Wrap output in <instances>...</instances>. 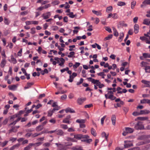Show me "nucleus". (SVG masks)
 I'll return each instance as SVG.
<instances>
[{"label": "nucleus", "mask_w": 150, "mask_h": 150, "mask_svg": "<svg viewBox=\"0 0 150 150\" xmlns=\"http://www.w3.org/2000/svg\"><path fill=\"white\" fill-rule=\"evenodd\" d=\"M8 142V141H6L3 142H1V146L2 147L4 146L7 144Z\"/></svg>", "instance_id": "obj_45"}, {"label": "nucleus", "mask_w": 150, "mask_h": 150, "mask_svg": "<svg viewBox=\"0 0 150 150\" xmlns=\"http://www.w3.org/2000/svg\"><path fill=\"white\" fill-rule=\"evenodd\" d=\"M139 26L138 24H135L134 26V31L135 34H137L139 32Z\"/></svg>", "instance_id": "obj_13"}, {"label": "nucleus", "mask_w": 150, "mask_h": 150, "mask_svg": "<svg viewBox=\"0 0 150 150\" xmlns=\"http://www.w3.org/2000/svg\"><path fill=\"white\" fill-rule=\"evenodd\" d=\"M67 131L69 132H74L75 131L74 128L73 127H70L68 129Z\"/></svg>", "instance_id": "obj_43"}, {"label": "nucleus", "mask_w": 150, "mask_h": 150, "mask_svg": "<svg viewBox=\"0 0 150 150\" xmlns=\"http://www.w3.org/2000/svg\"><path fill=\"white\" fill-rule=\"evenodd\" d=\"M120 24L122 26L126 27L127 26V24L125 23L124 22V21L120 22Z\"/></svg>", "instance_id": "obj_59"}, {"label": "nucleus", "mask_w": 150, "mask_h": 150, "mask_svg": "<svg viewBox=\"0 0 150 150\" xmlns=\"http://www.w3.org/2000/svg\"><path fill=\"white\" fill-rule=\"evenodd\" d=\"M112 10V6H109L107 7V10L108 11H111Z\"/></svg>", "instance_id": "obj_62"}, {"label": "nucleus", "mask_w": 150, "mask_h": 150, "mask_svg": "<svg viewBox=\"0 0 150 150\" xmlns=\"http://www.w3.org/2000/svg\"><path fill=\"white\" fill-rule=\"evenodd\" d=\"M141 64H142V67H146V64H147V63L146 62L143 61L141 62Z\"/></svg>", "instance_id": "obj_48"}, {"label": "nucleus", "mask_w": 150, "mask_h": 150, "mask_svg": "<svg viewBox=\"0 0 150 150\" xmlns=\"http://www.w3.org/2000/svg\"><path fill=\"white\" fill-rule=\"evenodd\" d=\"M143 56L144 58H150V54L147 53H144L143 54Z\"/></svg>", "instance_id": "obj_33"}, {"label": "nucleus", "mask_w": 150, "mask_h": 150, "mask_svg": "<svg viewBox=\"0 0 150 150\" xmlns=\"http://www.w3.org/2000/svg\"><path fill=\"white\" fill-rule=\"evenodd\" d=\"M1 54L2 56V58L3 59L6 58V56L5 54V52L4 51L1 52Z\"/></svg>", "instance_id": "obj_63"}, {"label": "nucleus", "mask_w": 150, "mask_h": 150, "mask_svg": "<svg viewBox=\"0 0 150 150\" xmlns=\"http://www.w3.org/2000/svg\"><path fill=\"white\" fill-rule=\"evenodd\" d=\"M106 117V116L105 115L101 119V124L102 125H103V124L104 123V120L105 119V118Z\"/></svg>", "instance_id": "obj_49"}, {"label": "nucleus", "mask_w": 150, "mask_h": 150, "mask_svg": "<svg viewBox=\"0 0 150 150\" xmlns=\"http://www.w3.org/2000/svg\"><path fill=\"white\" fill-rule=\"evenodd\" d=\"M128 150H139V148L138 147H134L129 149Z\"/></svg>", "instance_id": "obj_54"}, {"label": "nucleus", "mask_w": 150, "mask_h": 150, "mask_svg": "<svg viewBox=\"0 0 150 150\" xmlns=\"http://www.w3.org/2000/svg\"><path fill=\"white\" fill-rule=\"evenodd\" d=\"M21 117H19L16 120H15V121H13V122L11 123L9 125V126L11 125H15L16 123L19 121L21 119Z\"/></svg>", "instance_id": "obj_25"}, {"label": "nucleus", "mask_w": 150, "mask_h": 150, "mask_svg": "<svg viewBox=\"0 0 150 150\" xmlns=\"http://www.w3.org/2000/svg\"><path fill=\"white\" fill-rule=\"evenodd\" d=\"M8 119L7 118H6L5 120L3 122L2 124L4 125H6L7 124L8 122Z\"/></svg>", "instance_id": "obj_46"}, {"label": "nucleus", "mask_w": 150, "mask_h": 150, "mask_svg": "<svg viewBox=\"0 0 150 150\" xmlns=\"http://www.w3.org/2000/svg\"><path fill=\"white\" fill-rule=\"evenodd\" d=\"M57 134L60 136H63L64 134V132L62 129L57 130Z\"/></svg>", "instance_id": "obj_9"}, {"label": "nucleus", "mask_w": 150, "mask_h": 150, "mask_svg": "<svg viewBox=\"0 0 150 150\" xmlns=\"http://www.w3.org/2000/svg\"><path fill=\"white\" fill-rule=\"evenodd\" d=\"M75 54V52H71L69 53V54L68 55V57L69 58L72 57Z\"/></svg>", "instance_id": "obj_39"}, {"label": "nucleus", "mask_w": 150, "mask_h": 150, "mask_svg": "<svg viewBox=\"0 0 150 150\" xmlns=\"http://www.w3.org/2000/svg\"><path fill=\"white\" fill-rule=\"evenodd\" d=\"M35 145V144L33 143H30L26 147H25L23 150H30L32 146H33Z\"/></svg>", "instance_id": "obj_10"}, {"label": "nucleus", "mask_w": 150, "mask_h": 150, "mask_svg": "<svg viewBox=\"0 0 150 150\" xmlns=\"http://www.w3.org/2000/svg\"><path fill=\"white\" fill-rule=\"evenodd\" d=\"M123 110L125 113L126 114L129 110V108L127 107H124L123 108Z\"/></svg>", "instance_id": "obj_51"}, {"label": "nucleus", "mask_w": 150, "mask_h": 150, "mask_svg": "<svg viewBox=\"0 0 150 150\" xmlns=\"http://www.w3.org/2000/svg\"><path fill=\"white\" fill-rule=\"evenodd\" d=\"M43 129V127L42 125H40L37 126L36 128V130L37 132L41 131Z\"/></svg>", "instance_id": "obj_19"}, {"label": "nucleus", "mask_w": 150, "mask_h": 150, "mask_svg": "<svg viewBox=\"0 0 150 150\" xmlns=\"http://www.w3.org/2000/svg\"><path fill=\"white\" fill-rule=\"evenodd\" d=\"M31 33L32 34H34L35 33V28H32L31 29Z\"/></svg>", "instance_id": "obj_44"}, {"label": "nucleus", "mask_w": 150, "mask_h": 150, "mask_svg": "<svg viewBox=\"0 0 150 150\" xmlns=\"http://www.w3.org/2000/svg\"><path fill=\"white\" fill-rule=\"evenodd\" d=\"M125 131L127 133H131L134 131V129L129 127H126L125 128Z\"/></svg>", "instance_id": "obj_12"}, {"label": "nucleus", "mask_w": 150, "mask_h": 150, "mask_svg": "<svg viewBox=\"0 0 150 150\" xmlns=\"http://www.w3.org/2000/svg\"><path fill=\"white\" fill-rule=\"evenodd\" d=\"M80 65V63L79 62H76L74 65L73 66V67L74 68H76L78 67Z\"/></svg>", "instance_id": "obj_42"}, {"label": "nucleus", "mask_w": 150, "mask_h": 150, "mask_svg": "<svg viewBox=\"0 0 150 150\" xmlns=\"http://www.w3.org/2000/svg\"><path fill=\"white\" fill-rule=\"evenodd\" d=\"M92 12L93 13L97 16H101V13L100 11L93 10Z\"/></svg>", "instance_id": "obj_26"}, {"label": "nucleus", "mask_w": 150, "mask_h": 150, "mask_svg": "<svg viewBox=\"0 0 150 150\" xmlns=\"http://www.w3.org/2000/svg\"><path fill=\"white\" fill-rule=\"evenodd\" d=\"M113 30V34L115 36L117 37L118 35V33L117 32L116 29L114 27L112 28Z\"/></svg>", "instance_id": "obj_22"}, {"label": "nucleus", "mask_w": 150, "mask_h": 150, "mask_svg": "<svg viewBox=\"0 0 150 150\" xmlns=\"http://www.w3.org/2000/svg\"><path fill=\"white\" fill-rule=\"evenodd\" d=\"M86 121V119H78L76 120V122L81 124V123H84Z\"/></svg>", "instance_id": "obj_20"}, {"label": "nucleus", "mask_w": 150, "mask_h": 150, "mask_svg": "<svg viewBox=\"0 0 150 150\" xmlns=\"http://www.w3.org/2000/svg\"><path fill=\"white\" fill-rule=\"evenodd\" d=\"M33 82L29 83L28 82L27 84V86L24 87L25 89H26L29 88L32 85H33Z\"/></svg>", "instance_id": "obj_23"}, {"label": "nucleus", "mask_w": 150, "mask_h": 150, "mask_svg": "<svg viewBox=\"0 0 150 150\" xmlns=\"http://www.w3.org/2000/svg\"><path fill=\"white\" fill-rule=\"evenodd\" d=\"M50 143L48 142H47L43 144V146H44L46 147V146H50Z\"/></svg>", "instance_id": "obj_56"}, {"label": "nucleus", "mask_w": 150, "mask_h": 150, "mask_svg": "<svg viewBox=\"0 0 150 150\" xmlns=\"http://www.w3.org/2000/svg\"><path fill=\"white\" fill-rule=\"evenodd\" d=\"M69 69L68 67H67L66 68L64 69L61 70V71L62 73H63L65 71H67L69 70Z\"/></svg>", "instance_id": "obj_60"}, {"label": "nucleus", "mask_w": 150, "mask_h": 150, "mask_svg": "<svg viewBox=\"0 0 150 150\" xmlns=\"http://www.w3.org/2000/svg\"><path fill=\"white\" fill-rule=\"evenodd\" d=\"M67 16H69V17L71 18H73L76 16V15H74L73 13L72 12H70L69 13L67 14Z\"/></svg>", "instance_id": "obj_31"}, {"label": "nucleus", "mask_w": 150, "mask_h": 150, "mask_svg": "<svg viewBox=\"0 0 150 150\" xmlns=\"http://www.w3.org/2000/svg\"><path fill=\"white\" fill-rule=\"evenodd\" d=\"M134 128L137 130H142L144 129V126L142 123L139 122L135 125Z\"/></svg>", "instance_id": "obj_2"}, {"label": "nucleus", "mask_w": 150, "mask_h": 150, "mask_svg": "<svg viewBox=\"0 0 150 150\" xmlns=\"http://www.w3.org/2000/svg\"><path fill=\"white\" fill-rule=\"evenodd\" d=\"M113 92L108 91V94L109 95V99L111 100H113L116 98V97L113 95Z\"/></svg>", "instance_id": "obj_6"}, {"label": "nucleus", "mask_w": 150, "mask_h": 150, "mask_svg": "<svg viewBox=\"0 0 150 150\" xmlns=\"http://www.w3.org/2000/svg\"><path fill=\"white\" fill-rule=\"evenodd\" d=\"M6 63V61L5 58H4L2 59V61L0 64V66L2 67H4L5 66Z\"/></svg>", "instance_id": "obj_17"}, {"label": "nucleus", "mask_w": 150, "mask_h": 150, "mask_svg": "<svg viewBox=\"0 0 150 150\" xmlns=\"http://www.w3.org/2000/svg\"><path fill=\"white\" fill-rule=\"evenodd\" d=\"M86 100V99L85 98H79L77 100V103L79 105H81Z\"/></svg>", "instance_id": "obj_8"}, {"label": "nucleus", "mask_w": 150, "mask_h": 150, "mask_svg": "<svg viewBox=\"0 0 150 150\" xmlns=\"http://www.w3.org/2000/svg\"><path fill=\"white\" fill-rule=\"evenodd\" d=\"M17 139L16 138L11 137L10 138V141H12L13 142L16 141Z\"/></svg>", "instance_id": "obj_55"}, {"label": "nucleus", "mask_w": 150, "mask_h": 150, "mask_svg": "<svg viewBox=\"0 0 150 150\" xmlns=\"http://www.w3.org/2000/svg\"><path fill=\"white\" fill-rule=\"evenodd\" d=\"M91 133L94 137L96 136L97 135L96 130L93 128L91 129Z\"/></svg>", "instance_id": "obj_21"}, {"label": "nucleus", "mask_w": 150, "mask_h": 150, "mask_svg": "<svg viewBox=\"0 0 150 150\" xmlns=\"http://www.w3.org/2000/svg\"><path fill=\"white\" fill-rule=\"evenodd\" d=\"M112 17L113 18H114V19H116L117 18L118 16L117 15V14L116 13H114L113 14H112Z\"/></svg>", "instance_id": "obj_52"}, {"label": "nucleus", "mask_w": 150, "mask_h": 150, "mask_svg": "<svg viewBox=\"0 0 150 150\" xmlns=\"http://www.w3.org/2000/svg\"><path fill=\"white\" fill-rule=\"evenodd\" d=\"M147 5H150V0H144L141 5V8H143L145 7Z\"/></svg>", "instance_id": "obj_5"}, {"label": "nucleus", "mask_w": 150, "mask_h": 150, "mask_svg": "<svg viewBox=\"0 0 150 150\" xmlns=\"http://www.w3.org/2000/svg\"><path fill=\"white\" fill-rule=\"evenodd\" d=\"M148 99H144L142 100H140V103L142 104H144V103H147V102H148Z\"/></svg>", "instance_id": "obj_34"}, {"label": "nucleus", "mask_w": 150, "mask_h": 150, "mask_svg": "<svg viewBox=\"0 0 150 150\" xmlns=\"http://www.w3.org/2000/svg\"><path fill=\"white\" fill-rule=\"evenodd\" d=\"M83 79L82 78H81L80 79V81L79 82H78L76 84L77 85H79L81 84L83 82Z\"/></svg>", "instance_id": "obj_53"}, {"label": "nucleus", "mask_w": 150, "mask_h": 150, "mask_svg": "<svg viewBox=\"0 0 150 150\" xmlns=\"http://www.w3.org/2000/svg\"><path fill=\"white\" fill-rule=\"evenodd\" d=\"M77 75V74L75 72H74L72 74V75H71L69 76V79L68 81L70 82H72L73 81V79L74 78L76 77Z\"/></svg>", "instance_id": "obj_7"}, {"label": "nucleus", "mask_w": 150, "mask_h": 150, "mask_svg": "<svg viewBox=\"0 0 150 150\" xmlns=\"http://www.w3.org/2000/svg\"><path fill=\"white\" fill-rule=\"evenodd\" d=\"M16 87L17 86L15 85L9 86L8 87L9 89L10 90H14Z\"/></svg>", "instance_id": "obj_28"}, {"label": "nucleus", "mask_w": 150, "mask_h": 150, "mask_svg": "<svg viewBox=\"0 0 150 150\" xmlns=\"http://www.w3.org/2000/svg\"><path fill=\"white\" fill-rule=\"evenodd\" d=\"M112 36L113 35L112 34L109 35L107 37H106L105 38L104 40L105 41H106L107 40H110V39L112 38Z\"/></svg>", "instance_id": "obj_30"}, {"label": "nucleus", "mask_w": 150, "mask_h": 150, "mask_svg": "<svg viewBox=\"0 0 150 150\" xmlns=\"http://www.w3.org/2000/svg\"><path fill=\"white\" fill-rule=\"evenodd\" d=\"M142 82L144 84L148 85H149L150 83L149 81L144 80H142Z\"/></svg>", "instance_id": "obj_47"}, {"label": "nucleus", "mask_w": 150, "mask_h": 150, "mask_svg": "<svg viewBox=\"0 0 150 150\" xmlns=\"http://www.w3.org/2000/svg\"><path fill=\"white\" fill-rule=\"evenodd\" d=\"M55 144L58 147L57 150H66L65 146L61 144L56 143Z\"/></svg>", "instance_id": "obj_4"}, {"label": "nucleus", "mask_w": 150, "mask_h": 150, "mask_svg": "<svg viewBox=\"0 0 150 150\" xmlns=\"http://www.w3.org/2000/svg\"><path fill=\"white\" fill-rule=\"evenodd\" d=\"M74 138L76 139L79 140L82 139L81 134H77L74 135Z\"/></svg>", "instance_id": "obj_18"}, {"label": "nucleus", "mask_w": 150, "mask_h": 150, "mask_svg": "<svg viewBox=\"0 0 150 150\" xmlns=\"http://www.w3.org/2000/svg\"><path fill=\"white\" fill-rule=\"evenodd\" d=\"M17 131V129L15 127H13L11 129L9 130V132L11 133L12 132H16Z\"/></svg>", "instance_id": "obj_40"}, {"label": "nucleus", "mask_w": 150, "mask_h": 150, "mask_svg": "<svg viewBox=\"0 0 150 150\" xmlns=\"http://www.w3.org/2000/svg\"><path fill=\"white\" fill-rule=\"evenodd\" d=\"M62 122L64 123H68L69 124L70 123V121L66 118L63 120Z\"/></svg>", "instance_id": "obj_41"}, {"label": "nucleus", "mask_w": 150, "mask_h": 150, "mask_svg": "<svg viewBox=\"0 0 150 150\" xmlns=\"http://www.w3.org/2000/svg\"><path fill=\"white\" fill-rule=\"evenodd\" d=\"M51 15L50 13L48 12L46 14H43L42 15V17H43L44 19H47L49 18Z\"/></svg>", "instance_id": "obj_11"}, {"label": "nucleus", "mask_w": 150, "mask_h": 150, "mask_svg": "<svg viewBox=\"0 0 150 150\" xmlns=\"http://www.w3.org/2000/svg\"><path fill=\"white\" fill-rule=\"evenodd\" d=\"M66 140L68 141L71 142H76L77 141L74 138H71L70 137H68L67 138Z\"/></svg>", "instance_id": "obj_24"}, {"label": "nucleus", "mask_w": 150, "mask_h": 150, "mask_svg": "<svg viewBox=\"0 0 150 150\" xmlns=\"http://www.w3.org/2000/svg\"><path fill=\"white\" fill-rule=\"evenodd\" d=\"M20 145V144H17L13 146L15 149L18 148Z\"/></svg>", "instance_id": "obj_58"}, {"label": "nucleus", "mask_w": 150, "mask_h": 150, "mask_svg": "<svg viewBox=\"0 0 150 150\" xmlns=\"http://www.w3.org/2000/svg\"><path fill=\"white\" fill-rule=\"evenodd\" d=\"M137 118L141 120H147L148 118L147 117H138Z\"/></svg>", "instance_id": "obj_32"}, {"label": "nucleus", "mask_w": 150, "mask_h": 150, "mask_svg": "<svg viewBox=\"0 0 150 150\" xmlns=\"http://www.w3.org/2000/svg\"><path fill=\"white\" fill-rule=\"evenodd\" d=\"M145 69L146 73H150V66L146 67Z\"/></svg>", "instance_id": "obj_37"}, {"label": "nucleus", "mask_w": 150, "mask_h": 150, "mask_svg": "<svg viewBox=\"0 0 150 150\" xmlns=\"http://www.w3.org/2000/svg\"><path fill=\"white\" fill-rule=\"evenodd\" d=\"M150 112V111L149 110H141L140 112V115L148 114Z\"/></svg>", "instance_id": "obj_15"}, {"label": "nucleus", "mask_w": 150, "mask_h": 150, "mask_svg": "<svg viewBox=\"0 0 150 150\" xmlns=\"http://www.w3.org/2000/svg\"><path fill=\"white\" fill-rule=\"evenodd\" d=\"M143 23L147 25H149L150 24V21H149L148 19H145L144 20Z\"/></svg>", "instance_id": "obj_27"}, {"label": "nucleus", "mask_w": 150, "mask_h": 150, "mask_svg": "<svg viewBox=\"0 0 150 150\" xmlns=\"http://www.w3.org/2000/svg\"><path fill=\"white\" fill-rule=\"evenodd\" d=\"M125 5V3L123 2H118V5L120 6H124Z\"/></svg>", "instance_id": "obj_50"}, {"label": "nucleus", "mask_w": 150, "mask_h": 150, "mask_svg": "<svg viewBox=\"0 0 150 150\" xmlns=\"http://www.w3.org/2000/svg\"><path fill=\"white\" fill-rule=\"evenodd\" d=\"M87 79L89 81H91L92 83L96 84V85L98 86L100 88H102L104 86V85L103 84L101 83L98 80H96L92 78L91 77L87 78Z\"/></svg>", "instance_id": "obj_1"}, {"label": "nucleus", "mask_w": 150, "mask_h": 150, "mask_svg": "<svg viewBox=\"0 0 150 150\" xmlns=\"http://www.w3.org/2000/svg\"><path fill=\"white\" fill-rule=\"evenodd\" d=\"M4 23L7 25H8L10 23V21L6 17L4 18Z\"/></svg>", "instance_id": "obj_35"}, {"label": "nucleus", "mask_w": 150, "mask_h": 150, "mask_svg": "<svg viewBox=\"0 0 150 150\" xmlns=\"http://www.w3.org/2000/svg\"><path fill=\"white\" fill-rule=\"evenodd\" d=\"M145 150H148L150 149V144L146 145L145 146Z\"/></svg>", "instance_id": "obj_64"}, {"label": "nucleus", "mask_w": 150, "mask_h": 150, "mask_svg": "<svg viewBox=\"0 0 150 150\" xmlns=\"http://www.w3.org/2000/svg\"><path fill=\"white\" fill-rule=\"evenodd\" d=\"M11 62L14 64H15L17 62V61L16 59H15L13 57V55H11Z\"/></svg>", "instance_id": "obj_29"}, {"label": "nucleus", "mask_w": 150, "mask_h": 150, "mask_svg": "<svg viewBox=\"0 0 150 150\" xmlns=\"http://www.w3.org/2000/svg\"><path fill=\"white\" fill-rule=\"evenodd\" d=\"M65 111L66 113L69 112L71 113H74L75 112V111L72 109H71L69 108H68L65 110Z\"/></svg>", "instance_id": "obj_16"}, {"label": "nucleus", "mask_w": 150, "mask_h": 150, "mask_svg": "<svg viewBox=\"0 0 150 150\" xmlns=\"http://www.w3.org/2000/svg\"><path fill=\"white\" fill-rule=\"evenodd\" d=\"M21 70L22 71L23 73L25 74V75L26 76H27L28 75V74L26 73L25 69L23 68H21Z\"/></svg>", "instance_id": "obj_57"}, {"label": "nucleus", "mask_w": 150, "mask_h": 150, "mask_svg": "<svg viewBox=\"0 0 150 150\" xmlns=\"http://www.w3.org/2000/svg\"><path fill=\"white\" fill-rule=\"evenodd\" d=\"M136 2L135 1H133L131 3V8L132 9H133L135 6L136 4Z\"/></svg>", "instance_id": "obj_38"}, {"label": "nucleus", "mask_w": 150, "mask_h": 150, "mask_svg": "<svg viewBox=\"0 0 150 150\" xmlns=\"http://www.w3.org/2000/svg\"><path fill=\"white\" fill-rule=\"evenodd\" d=\"M61 127L63 129H68L67 125H66L61 124L60 125Z\"/></svg>", "instance_id": "obj_36"}, {"label": "nucleus", "mask_w": 150, "mask_h": 150, "mask_svg": "<svg viewBox=\"0 0 150 150\" xmlns=\"http://www.w3.org/2000/svg\"><path fill=\"white\" fill-rule=\"evenodd\" d=\"M124 148H127L133 146L132 142L131 141H124Z\"/></svg>", "instance_id": "obj_3"}, {"label": "nucleus", "mask_w": 150, "mask_h": 150, "mask_svg": "<svg viewBox=\"0 0 150 150\" xmlns=\"http://www.w3.org/2000/svg\"><path fill=\"white\" fill-rule=\"evenodd\" d=\"M22 49H21L18 52V55L19 56H21L22 55Z\"/></svg>", "instance_id": "obj_61"}, {"label": "nucleus", "mask_w": 150, "mask_h": 150, "mask_svg": "<svg viewBox=\"0 0 150 150\" xmlns=\"http://www.w3.org/2000/svg\"><path fill=\"white\" fill-rule=\"evenodd\" d=\"M111 120L112 125L114 126L115 125L116 121V117L115 115H113L112 116Z\"/></svg>", "instance_id": "obj_14"}]
</instances>
